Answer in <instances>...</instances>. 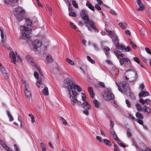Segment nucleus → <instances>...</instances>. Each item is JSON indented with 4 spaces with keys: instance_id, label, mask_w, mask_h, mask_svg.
Here are the masks:
<instances>
[{
    "instance_id": "1",
    "label": "nucleus",
    "mask_w": 151,
    "mask_h": 151,
    "mask_svg": "<svg viewBox=\"0 0 151 151\" xmlns=\"http://www.w3.org/2000/svg\"><path fill=\"white\" fill-rule=\"evenodd\" d=\"M64 86L67 89L68 92L71 104L74 106L80 105L81 104V102L77 99L76 97L72 96L71 92H72L74 96L77 95L78 93L75 89H77L78 92H80L82 91L80 87L78 85L73 84L72 81L68 80L65 81Z\"/></svg>"
},
{
    "instance_id": "2",
    "label": "nucleus",
    "mask_w": 151,
    "mask_h": 151,
    "mask_svg": "<svg viewBox=\"0 0 151 151\" xmlns=\"http://www.w3.org/2000/svg\"><path fill=\"white\" fill-rule=\"evenodd\" d=\"M25 21L28 26L30 27L25 26H20L19 28L22 32V38L26 40H29V38L31 36V32L32 29L30 27H32V21L29 18H26Z\"/></svg>"
},
{
    "instance_id": "3",
    "label": "nucleus",
    "mask_w": 151,
    "mask_h": 151,
    "mask_svg": "<svg viewBox=\"0 0 151 151\" xmlns=\"http://www.w3.org/2000/svg\"><path fill=\"white\" fill-rule=\"evenodd\" d=\"M82 19L84 21V22L85 24L88 23L89 26L95 31H97L98 30L96 27V24L92 21L89 20L88 18V13L84 9L82 10L80 13Z\"/></svg>"
},
{
    "instance_id": "4",
    "label": "nucleus",
    "mask_w": 151,
    "mask_h": 151,
    "mask_svg": "<svg viewBox=\"0 0 151 151\" xmlns=\"http://www.w3.org/2000/svg\"><path fill=\"white\" fill-rule=\"evenodd\" d=\"M106 31L109 35V36L112 39L113 42L115 43V47H125L124 45H119L118 43V38L113 31L107 29H106Z\"/></svg>"
},
{
    "instance_id": "5",
    "label": "nucleus",
    "mask_w": 151,
    "mask_h": 151,
    "mask_svg": "<svg viewBox=\"0 0 151 151\" xmlns=\"http://www.w3.org/2000/svg\"><path fill=\"white\" fill-rule=\"evenodd\" d=\"M14 14L18 19V22H20L23 19V17L24 13V9L21 7L16 8L15 10Z\"/></svg>"
},
{
    "instance_id": "6",
    "label": "nucleus",
    "mask_w": 151,
    "mask_h": 151,
    "mask_svg": "<svg viewBox=\"0 0 151 151\" xmlns=\"http://www.w3.org/2000/svg\"><path fill=\"white\" fill-rule=\"evenodd\" d=\"M16 56L17 57V60L19 59V61L21 62L22 61V59L20 58L19 56L18 55L16 52H15V53L13 51H11L10 52V57L11 59L12 62L15 65H17V64L16 63V62L17 61Z\"/></svg>"
},
{
    "instance_id": "7",
    "label": "nucleus",
    "mask_w": 151,
    "mask_h": 151,
    "mask_svg": "<svg viewBox=\"0 0 151 151\" xmlns=\"http://www.w3.org/2000/svg\"><path fill=\"white\" fill-rule=\"evenodd\" d=\"M104 98L106 100L114 101V96L113 93L110 91H106L104 92V94L103 95Z\"/></svg>"
},
{
    "instance_id": "8",
    "label": "nucleus",
    "mask_w": 151,
    "mask_h": 151,
    "mask_svg": "<svg viewBox=\"0 0 151 151\" xmlns=\"http://www.w3.org/2000/svg\"><path fill=\"white\" fill-rule=\"evenodd\" d=\"M28 62L33 63V65L34 66V69L35 70H37L38 71L40 74L41 73V72L40 68H39L38 65L36 63H34L35 61L32 58L29 56H28L27 58Z\"/></svg>"
},
{
    "instance_id": "9",
    "label": "nucleus",
    "mask_w": 151,
    "mask_h": 151,
    "mask_svg": "<svg viewBox=\"0 0 151 151\" xmlns=\"http://www.w3.org/2000/svg\"><path fill=\"white\" fill-rule=\"evenodd\" d=\"M24 88L25 96L27 99H30L32 97V94L29 91V87L27 85H25Z\"/></svg>"
},
{
    "instance_id": "10",
    "label": "nucleus",
    "mask_w": 151,
    "mask_h": 151,
    "mask_svg": "<svg viewBox=\"0 0 151 151\" xmlns=\"http://www.w3.org/2000/svg\"><path fill=\"white\" fill-rule=\"evenodd\" d=\"M119 50V48L114 50V54L119 59L120 58H123L125 56L124 54L122 53Z\"/></svg>"
},
{
    "instance_id": "11",
    "label": "nucleus",
    "mask_w": 151,
    "mask_h": 151,
    "mask_svg": "<svg viewBox=\"0 0 151 151\" xmlns=\"http://www.w3.org/2000/svg\"><path fill=\"white\" fill-rule=\"evenodd\" d=\"M0 69L2 75L5 78H7L8 77V73L7 72L5 68L1 66L0 63Z\"/></svg>"
},
{
    "instance_id": "12",
    "label": "nucleus",
    "mask_w": 151,
    "mask_h": 151,
    "mask_svg": "<svg viewBox=\"0 0 151 151\" xmlns=\"http://www.w3.org/2000/svg\"><path fill=\"white\" fill-rule=\"evenodd\" d=\"M32 44L34 47H40L42 45V42L38 40H36L32 42Z\"/></svg>"
},
{
    "instance_id": "13",
    "label": "nucleus",
    "mask_w": 151,
    "mask_h": 151,
    "mask_svg": "<svg viewBox=\"0 0 151 151\" xmlns=\"http://www.w3.org/2000/svg\"><path fill=\"white\" fill-rule=\"evenodd\" d=\"M45 60L47 63H50L53 61V59L51 55L47 54Z\"/></svg>"
},
{
    "instance_id": "14",
    "label": "nucleus",
    "mask_w": 151,
    "mask_h": 151,
    "mask_svg": "<svg viewBox=\"0 0 151 151\" xmlns=\"http://www.w3.org/2000/svg\"><path fill=\"white\" fill-rule=\"evenodd\" d=\"M82 107L85 109L90 110L91 108L90 104L86 101H85L82 104Z\"/></svg>"
},
{
    "instance_id": "15",
    "label": "nucleus",
    "mask_w": 151,
    "mask_h": 151,
    "mask_svg": "<svg viewBox=\"0 0 151 151\" xmlns=\"http://www.w3.org/2000/svg\"><path fill=\"white\" fill-rule=\"evenodd\" d=\"M119 60L121 65H122L126 62L127 63L129 61H130L127 58H120Z\"/></svg>"
},
{
    "instance_id": "16",
    "label": "nucleus",
    "mask_w": 151,
    "mask_h": 151,
    "mask_svg": "<svg viewBox=\"0 0 151 151\" xmlns=\"http://www.w3.org/2000/svg\"><path fill=\"white\" fill-rule=\"evenodd\" d=\"M36 85L38 88H43V85L42 83V79L40 78H38L36 83Z\"/></svg>"
},
{
    "instance_id": "17",
    "label": "nucleus",
    "mask_w": 151,
    "mask_h": 151,
    "mask_svg": "<svg viewBox=\"0 0 151 151\" xmlns=\"http://www.w3.org/2000/svg\"><path fill=\"white\" fill-rule=\"evenodd\" d=\"M137 3L139 7L138 8L139 10H142L144 9V7L143 5L140 0H136Z\"/></svg>"
},
{
    "instance_id": "18",
    "label": "nucleus",
    "mask_w": 151,
    "mask_h": 151,
    "mask_svg": "<svg viewBox=\"0 0 151 151\" xmlns=\"http://www.w3.org/2000/svg\"><path fill=\"white\" fill-rule=\"evenodd\" d=\"M149 95V93L147 91H142L140 93H139V96L140 97H145Z\"/></svg>"
},
{
    "instance_id": "19",
    "label": "nucleus",
    "mask_w": 151,
    "mask_h": 151,
    "mask_svg": "<svg viewBox=\"0 0 151 151\" xmlns=\"http://www.w3.org/2000/svg\"><path fill=\"white\" fill-rule=\"evenodd\" d=\"M80 68L83 72L82 73V72H80V75L82 76H84L85 75V70L86 69V66L85 65H83L82 67H80Z\"/></svg>"
},
{
    "instance_id": "20",
    "label": "nucleus",
    "mask_w": 151,
    "mask_h": 151,
    "mask_svg": "<svg viewBox=\"0 0 151 151\" xmlns=\"http://www.w3.org/2000/svg\"><path fill=\"white\" fill-rule=\"evenodd\" d=\"M143 110L144 112H146L148 114H150L151 112L150 109L148 106L144 105L143 108Z\"/></svg>"
},
{
    "instance_id": "21",
    "label": "nucleus",
    "mask_w": 151,
    "mask_h": 151,
    "mask_svg": "<svg viewBox=\"0 0 151 151\" xmlns=\"http://www.w3.org/2000/svg\"><path fill=\"white\" fill-rule=\"evenodd\" d=\"M86 6L93 11H94V8L93 6H92L89 1H87Z\"/></svg>"
},
{
    "instance_id": "22",
    "label": "nucleus",
    "mask_w": 151,
    "mask_h": 151,
    "mask_svg": "<svg viewBox=\"0 0 151 151\" xmlns=\"http://www.w3.org/2000/svg\"><path fill=\"white\" fill-rule=\"evenodd\" d=\"M88 89L91 97L92 98H93L94 96V93L92 88L91 87H88Z\"/></svg>"
},
{
    "instance_id": "23",
    "label": "nucleus",
    "mask_w": 151,
    "mask_h": 151,
    "mask_svg": "<svg viewBox=\"0 0 151 151\" xmlns=\"http://www.w3.org/2000/svg\"><path fill=\"white\" fill-rule=\"evenodd\" d=\"M45 48H35L34 51L36 52L39 51H40L39 52L41 54H44V51H43L44 50Z\"/></svg>"
},
{
    "instance_id": "24",
    "label": "nucleus",
    "mask_w": 151,
    "mask_h": 151,
    "mask_svg": "<svg viewBox=\"0 0 151 151\" xmlns=\"http://www.w3.org/2000/svg\"><path fill=\"white\" fill-rule=\"evenodd\" d=\"M1 35V42H4L5 40V36L4 35V31L2 29H0Z\"/></svg>"
},
{
    "instance_id": "25",
    "label": "nucleus",
    "mask_w": 151,
    "mask_h": 151,
    "mask_svg": "<svg viewBox=\"0 0 151 151\" xmlns=\"http://www.w3.org/2000/svg\"><path fill=\"white\" fill-rule=\"evenodd\" d=\"M103 142L106 145L110 147L111 146L112 144L110 141L107 139H104Z\"/></svg>"
},
{
    "instance_id": "26",
    "label": "nucleus",
    "mask_w": 151,
    "mask_h": 151,
    "mask_svg": "<svg viewBox=\"0 0 151 151\" xmlns=\"http://www.w3.org/2000/svg\"><path fill=\"white\" fill-rule=\"evenodd\" d=\"M42 93L44 95L47 96L48 94V89L47 87H45L42 91Z\"/></svg>"
},
{
    "instance_id": "27",
    "label": "nucleus",
    "mask_w": 151,
    "mask_h": 151,
    "mask_svg": "<svg viewBox=\"0 0 151 151\" xmlns=\"http://www.w3.org/2000/svg\"><path fill=\"white\" fill-rule=\"evenodd\" d=\"M136 117L138 119H142L143 118V115L140 113L137 112L136 114Z\"/></svg>"
},
{
    "instance_id": "28",
    "label": "nucleus",
    "mask_w": 151,
    "mask_h": 151,
    "mask_svg": "<svg viewBox=\"0 0 151 151\" xmlns=\"http://www.w3.org/2000/svg\"><path fill=\"white\" fill-rule=\"evenodd\" d=\"M120 27L122 29H124L126 28V24L124 22H121L118 24Z\"/></svg>"
},
{
    "instance_id": "29",
    "label": "nucleus",
    "mask_w": 151,
    "mask_h": 151,
    "mask_svg": "<svg viewBox=\"0 0 151 151\" xmlns=\"http://www.w3.org/2000/svg\"><path fill=\"white\" fill-rule=\"evenodd\" d=\"M7 114L9 119L10 121H12L14 120V118L10 114V112L9 111H7Z\"/></svg>"
},
{
    "instance_id": "30",
    "label": "nucleus",
    "mask_w": 151,
    "mask_h": 151,
    "mask_svg": "<svg viewBox=\"0 0 151 151\" xmlns=\"http://www.w3.org/2000/svg\"><path fill=\"white\" fill-rule=\"evenodd\" d=\"M93 103L94 106L97 108L99 107V102L97 100H95L93 101Z\"/></svg>"
},
{
    "instance_id": "31",
    "label": "nucleus",
    "mask_w": 151,
    "mask_h": 151,
    "mask_svg": "<svg viewBox=\"0 0 151 151\" xmlns=\"http://www.w3.org/2000/svg\"><path fill=\"white\" fill-rule=\"evenodd\" d=\"M120 50L123 52L124 50L126 52H129L131 50L130 48H120Z\"/></svg>"
},
{
    "instance_id": "32",
    "label": "nucleus",
    "mask_w": 151,
    "mask_h": 151,
    "mask_svg": "<svg viewBox=\"0 0 151 151\" xmlns=\"http://www.w3.org/2000/svg\"><path fill=\"white\" fill-rule=\"evenodd\" d=\"M135 107L138 111H141L142 110V108L141 106L138 104H135Z\"/></svg>"
},
{
    "instance_id": "33",
    "label": "nucleus",
    "mask_w": 151,
    "mask_h": 151,
    "mask_svg": "<svg viewBox=\"0 0 151 151\" xmlns=\"http://www.w3.org/2000/svg\"><path fill=\"white\" fill-rule=\"evenodd\" d=\"M117 142L118 145H119L120 146L122 147H126V145L124 144L120 140Z\"/></svg>"
},
{
    "instance_id": "34",
    "label": "nucleus",
    "mask_w": 151,
    "mask_h": 151,
    "mask_svg": "<svg viewBox=\"0 0 151 151\" xmlns=\"http://www.w3.org/2000/svg\"><path fill=\"white\" fill-rule=\"evenodd\" d=\"M87 58L88 60L92 64L94 63V61L92 59L90 56H87Z\"/></svg>"
},
{
    "instance_id": "35",
    "label": "nucleus",
    "mask_w": 151,
    "mask_h": 151,
    "mask_svg": "<svg viewBox=\"0 0 151 151\" xmlns=\"http://www.w3.org/2000/svg\"><path fill=\"white\" fill-rule=\"evenodd\" d=\"M72 4L73 6L76 8H77L78 7V6L77 4L76 3V1L75 0H73L72 2Z\"/></svg>"
},
{
    "instance_id": "36",
    "label": "nucleus",
    "mask_w": 151,
    "mask_h": 151,
    "mask_svg": "<svg viewBox=\"0 0 151 151\" xmlns=\"http://www.w3.org/2000/svg\"><path fill=\"white\" fill-rule=\"evenodd\" d=\"M66 60L67 62H68L71 65H74V62L71 60H70L68 58H66Z\"/></svg>"
},
{
    "instance_id": "37",
    "label": "nucleus",
    "mask_w": 151,
    "mask_h": 151,
    "mask_svg": "<svg viewBox=\"0 0 151 151\" xmlns=\"http://www.w3.org/2000/svg\"><path fill=\"white\" fill-rule=\"evenodd\" d=\"M69 24L70 25L71 28L73 29H75L76 28V26L73 23L70 22Z\"/></svg>"
},
{
    "instance_id": "38",
    "label": "nucleus",
    "mask_w": 151,
    "mask_h": 151,
    "mask_svg": "<svg viewBox=\"0 0 151 151\" xmlns=\"http://www.w3.org/2000/svg\"><path fill=\"white\" fill-rule=\"evenodd\" d=\"M120 85L123 88V90H124L125 91V89L126 88V87H127L126 86V83L125 82H123L121 84H120Z\"/></svg>"
},
{
    "instance_id": "39",
    "label": "nucleus",
    "mask_w": 151,
    "mask_h": 151,
    "mask_svg": "<svg viewBox=\"0 0 151 151\" xmlns=\"http://www.w3.org/2000/svg\"><path fill=\"white\" fill-rule=\"evenodd\" d=\"M29 116L30 117L31 119L32 122L33 123L35 122V118L34 116L32 114H29Z\"/></svg>"
},
{
    "instance_id": "40",
    "label": "nucleus",
    "mask_w": 151,
    "mask_h": 151,
    "mask_svg": "<svg viewBox=\"0 0 151 151\" xmlns=\"http://www.w3.org/2000/svg\"><path fill=\"white\" fill-rule=\"evenodd\" d=\"M17 1V0H4V3L5 4H6L9 2H14Z\"/></svg>"
},
{
    "instance_id": "41",
    "label": "nucleus",
    "mask_w": 151,
    "mask_h": 151,
    "mask_svg": "<svg viewBox=\"0 0 151 151\" xmlns=\"http://www.w3.org/2000/svg\"><path fill=\"white\" fill-rule=\"evenodd\" d=\"M133 59L134 60L138 63V64H140V61L139 58L137 57H134L133 58Z\"/></svg>"
},
{
    "instance_id": "42",
    "label": "nucleus",
    "mask_w": 151,
    "mask_h": 151,
    "mask_svg": "<svg viewBox=\"0 0 151 151\" xmlns=\"http://www.w3.org/2000/svg\"><path fill=\"white\" fill-rule=\"evenodd\" d=\"M81 94L82 100L83 101H85L86 99L85 95L83 93H81Z\"/></svg>"
},
{
    "instance_id": "43",
    "label": "nucleus",
    "mask_w": 151,
    "mask_h": 151,
    "mask_svg": "<svg viewBox=\"0 0 151 151\" xmlns=\"http://www.w3.org/2000/svg\"><path fill=\"white\" fill-rule=\"evenodd\" d=\"M112 136L113 138L116 140L117 142L119 140V139L117 137L116 134H114V135H112Z\"/></svg>"
},
{
    "instance_id": "44",
    "label": "nucleus",
    "mask_w": 151,
    "mask_h": 151,
    "mask_svg": "<svg viewBox=\"0 0 151 151\" xmlns=\"http://www.w3.org/2000/svg\"><path fill=\"white\" fill-rule=\"evenodd\" d=\"M60 119L62 121L64 124L65 125H67V122L63 117H60Z\"/></svg>"
},
{
    "instance_id": "45",
    "label": "nucleus",
    "mask_w": 151,
    "mask_h": 151,
    "mask_svg": "<svg viewBox=\"0 0 151 151\" xmlns=\"http://www.w3.org/2000/svg\"><path fill=\"white\" fill-rule=\"evenodd\" d=\"M88 46H93L94 47H96V45L95 43H92L91 42H88Z\"/></svg>"
},
{
    "instance_id": "46",
    "label": "nucleus",
    "mask_w": 151,
    "mask_h": 151,
    "mask_svg": "<svg viewBox=\"0 0 151 151\" xmlns=\"http://www.w3.org/2000/svg\"><path fill=\"white\" fill-rule=\"evenodd\" d=\"M69 15L72 17H75L76 16V14L74 12H69Z\"/></svg>"
},
{
    "instance_id": "47",
    "label": "nucleus",
    "mask_w": 151,
    "mask_h": 151,
    "mask_svg": "<svg viewBox=\"0 0 151 151\" xmlns=\"http://www.w3.org/2000/svg\"><path fill=\"white\" fill-rule=\"evenodd\" d=\"M129 44L132 46V47H135L136 46V45L134 44L130 40H129Z\"/></svg>"
},
{
    "instance_id": "48",
    "label": "nucleus",
    "mask_w": 151,
    "mask_h": 151,
    "mask_svg": "<svg viewBox=\"0 0 151 151\" xmlns=\"http://www.w3.org/2000/svg\"><path fill=\"white\" fill-rule=\"evenodd\" d=\"M126 103L127 106L129 107L131 106V104L130 102L128 100H126L125 101Z\"/></svg>"
},
{
    "instance_id": "49",
    "label": "nucleus",
    "mask_w": 151,
    "mask_h": 151,
    "mask_svg": "<svg viewBox=\"0 0 151 151\" xmlns=\"http://www.w3.org/2000/svg\"><path fill=\"white\" fill-rule=\"evenodd\" d=\"M40 145L42 149H44L46 148V145L45 144H44L43 143H40Z\"/></svg>"
},
{
    "instance_id": "50",
    "label": "nucleus",
    "mask_w": 151,
    "mask_h": 151,
    "mask_svg": "<svg viewBox=\"0 0 151 151\" xmlns=\"http://www.w3.org/2000/svg\"><path fill=\"white\" fill-rule=\"evenodd\" d=\"M125 34L128 37L130 36V32L129 30H127L125 31Z\"/></svg>"
},
{
    "instance_id": "51",
    "label": "nucleus",
    "mask_w": 151,
    "mask_h": 151,
    "mask_svg": "<svg viewBox=\"0 0 151 151\" xmlns=\"http://www.w3.org/2000/svg\"><path fill=\"white\" fill-rule=\"evenodd\" d=\"M150 101H151L150 100L147 99L144 100V104L146 103L147 104H149L150 102Z\"/></svg>"
},
{
    "instance_id": "52",
    "label": "nucleus",
    "mask_w": 151,
    "mask_h": 151,
    "mask_svg": "<svg viewBox=\"0 0 151 151\" xmlns=\"http://www.w3.org/2000/svg\"><path fill=\"white\" fill-rule=\"evenodd\" d=\"M144 85L142 83L140 85L139 88L141 91L142 90L144 89Z\"/></svg>"
},
{
    "instance_id": "53",
    "label": "nucleus",
    "mask_w": 151,
    "mask_h": 151,
    "mask_svg": "<svg viewBox=\"0 0 151 151\" xmlns=\"http://www.w3.org/2000/svg\"><path fill=\"white\" fill-rule=\"evenodd\" d=\"M34 75L35 77L36 78H37V79L39 77V75H38V73L37 72L35 71L34 72Z\"/></svg>"
},
{
    "instance_id": "54",
    "label": "nucleus",
    "mask_w": 151,
    "mask_h": 151,
    "mask_svg": "<svg viewBox=\"0 0 151 151\" xmlns=\"http://www.w3.org/2000/svg\"><path fill=\"white\" fill-rule=\"evenodd\" d=\"M141 59L142 61H144L145 62H147V59L144 57L142 56L141 57Z\"/></svg>"
},
{
    "instance_id": "55",
    "label": "nucleus",
    "mask_w": 151,
    "mask_h": 151,
    "mask_svg": "<svg viewBox=\"0 0 151 151\" xmlns=\"http://www.w3.org/2000/svg\"><path fill=\"white\" fill-rule=\"evenodd\" d=\"M0 143L3 147H5L6 146V144L4 142L3 140H0Z\"/></svg>"
},
{
    "instance_id": "56",
    "label": "nucleus",
    "mask_w": 151,
    "mask_h": 151,
    "mask_svg": "<svg viewBox=\"0 0 151 151\" xmlns=\"http://www.w3.org/2000/svg\"><path fill=\"white\" fill-rule=\"evenodd\" d=\"M96 140L99 142H102V140L100 137L98 136H97L96 137Z\"/></svg>"
},
{
    "instance_id": "57",
    "label": "nucleus",
    "mask_w": 151,
    "mask_h": 151,
    "mask_svg": "<svg viewBox=\"0 0 151 151\" xmlns=\"http://www.w3.org/2000/svg\"><path fill=\"white\" fill-rule=\"evenodd\" d=\"M88 110H89L88 109H85V110L83 111V113L86 115H88L89 113Z\"/></svg>"
},
{
    "instance_id": "58",
    "label": "nucleus",
    "mask_w": 151,
    "mask_h": 151,
    "mask_svg": "<svg viewBox=\"0 0 151 151\" xmlns=\"http://www.w3.org/2000/svg\"><path fill=\"white\" fill-rule=\"evenodd\" d=\"M127 134L128 137H129L131 136V133L129 130L127 131Z\"/></svg>"
},
{
    "instance_id": "59",
    "label": "nucleus",
    "mask_w": 151,
    "mask_h": 151,
    "mask_svg": "<svg viewBox=\"0 0 151 151\" xmlns=\"http://www.w3.org/2000/svg\"><path fill=\"white\" fill-rule=\"evenodd\" d=\"M145 50L146 52L149 54H151V51L148 48H145Z\"/></svg>"
},
{
    "instance_id": "60",
    "label": "nucleus",
    "mask_w": 151,
    "mask_h": 151,
    "mask_svg": "<svg viewBox=\"0 0 151 151\" xmlns=\"http://www.w3.org/2000/svg\"><path fill=\"white\" fill-rule=\"evenodd\" d=\"M95 7L98 10H100L101 9V7L98 4H96L95 5Z\"/></svg>"
},
{
    "instance_id": "61",
    "label": "nucleus",
    "mask_w": 151,
    "mask_h": 151,
    "mask_svg": "<svg viewBox=\"0 0 151 151\" xmlns=\"http://www.w3.org/2000/svg\"><path fill=\"white\" fill-rule=\"evenodd\" d=\"M141 34L143 35H144L145 34V29L142 27L141 28Z\"/></svg>"
},
{
    "instance_id": "62",
    "label": "nucleus",
    "mask_w": 151,
    "mask_h": 151,
    "mask_svg": "<svg viewBox=\"0 0 151 151\" xmlns=\"http://www.w3.org/2000/svg\"><path fill=\"white\" fill-rule=\"evenodd\" d=\"M114 151H120L119 148L117 147L115 145H114Z\"/></svg>"
},
{
    "instance_id": "63",
    "label": "nucleus",
    "mask_w": 151,
    "mask_h": 151,
    "mask_svg": "<svg viewBox=\"0 0 151 151\" xmlns=\"http://www.w3.org/2000/svg\"><path fill=\"white\" fill-rule=\"evenodd\" d=\"M137 121L139 124L142 125H143V122L142 120L141 119H137Z\"/></svg>"
},
{
    "instance_id": "64",
    "label": "nucleus",
    "mask_w": 151,
    "mask_h": 151,
    "mask_svg": "<svg viewBox=\"0 0 151 151\" xmlns=\"http://www.w3.org/2000/svg\"><path fill=\"white\" fill-rule=\"evenodd\" d=\"M14 148L16 151H19V149L18 147H17L16 145L14 144Z\"/></svg>"
}]
</instances>
